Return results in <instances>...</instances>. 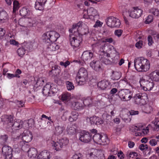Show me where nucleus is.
<instances>
[{
  "instance_id": "1",
  "label": "nucleus",
  "mask_w": 159,
  "mask_h": 159,
  "mask_svg": "<svg viewBox=\"0 0 159 159\" xmlns=\"http://www.w3.org/2000/svg\"><path fill=\"white\" fill-rule=\"evenodd\" d=\"M82 26V22L80 21L73 24L72 28L69 30L70 33H73L72 35H69V37L70 44L73 48L78 47L82 41L81 36L83 34L80 35L78 30L79 28Z\"/></svg>"
},
{
  "instance_id": "2",
  "label": "nucleus",
  "mask_w": 159,
  "mask_h": 159,
  "mask_svg": "<svg viewBox=\"0 0 159 159\" xmlns=\"http://www.w3.org/2000/svg\"><path fill=\"white\" fill-rule=\"evenodd\" d=\"M134 66L138 71L146 72L150 68V63L148 60L143 57H138L134 60Z\"/></svg>"
},
{
  "instance_id": "3",
  "label": "nucleus",
  "mask_w": 159,
  "mask_h": 159,
  "mask_svg": "<svg viewBox=\"0 0 159 159\" xmlns=\"http://www.w3.org/2000/svg\"><path fill=\"white\" fill-rule=\"evenodd\" d=\"M6 121L10 126L11 129L15 130H19L23 126V122L19 120L13 121V118L11 116H6Z\"/></svg>"
},
{
  "instance_id": "4",
  "label": "nucleus",
  "mask_w": 159,
  "mask_h": 159,
  "mask_svg": "<svg viewBox=\"0 0 159 159\" xmlns=\"http://www.w3.org/2000/svg\"><path fill=\"white\" fill-rule=\"evenodd\" d=\"M143 13V11L142 9L139 8L138 7H134L133 10L130 12L126 11L125 12H124L123 15L125 22L127 23L128 22V21L125 15L129 14V16L132 18H138L141 16Z\"/></svg>"
},
{
  "instance_id": "5",
  "label": "nucleus",
  "mask_w": 159,
  "mask_h": 159,
  "mask_svg": "<svg viewBox=\"0 0 159 159\" xmlns=\"http://www.w3.org/2000/svg\"><path fill=\"white\" fill-rule=\"evenodd\" d=\"M140 82L141 87L145 91L151 90L154 85L153 81L148 77H144Z\"/></svg>"
},
{
  "instance_id": "6",
  "label": "nucleus",
  "mask_w": 159,
  "mask_h": 159,
  "mask_svg": "<svg viewBox=\"0 0 159 159\" xmlns=\"http://www.w3.org/2000/svg\"><path fill=\"white\" fill-rule=\"evenodd\" d=\"M69 143V140L67 138H63L59 139L57 142L52 141L51 143L52 147L57 151H59L64 146L67 145Z\"/></svg>"
},
{
  "instance_id": "7",
  "label": "nucleus",
  "mask_w": 159,
  "mask_h": 159,
  "mask_svg": "<svg viewBox=\"0 0 159 159\" xmlns=\"http://www.w3.org/2000/svg\"><path fill=\"white\" fill-rule=\"evenodd\" d=\"M118 97L123 101H128L132 97L131 92L129 89H123L119 91L117 93Z\"/></svg>"
},
{
  "instance_id": "8",
  "label": "nucleus",
  "mask_w": 159,
  "mask_h": 159,
  "mask_svg": "<svg viewBox=\"0 0 159 159\" xmlns=\"http://www.w3.org/2000/svg\"><path fill=\"white\" fill-rule=\"evenodd\" d=\"M88 74L87 70L84 68L81 67L79 70L76 77L77 81L85 82L87 80Z\"/></svg>"
},
{
  "instance_id": "9",
  "label": "nucleus",
  "mask_w": 159,
  "mask_h": 159,
  "mask_svg": "<svg viewBox=\"0 0 159 159\" xmlns=\"http://www.w3.org/2000/svg\"><path fill=\"white\" fill-rule=\"evenodd\" d=\"M106 21L107 26L111 28H118L121 24L119 19L113 16L109 17Z\"/></svg>"
},
{
  "instance_id": "10",
  "label": "nucleus",
  "mask_w": 159,
  "mask_h": 159,
  "mask_svg": "<svg viewBox=\"0 0 159 159\" xmlns=\"http://www.w3.org/2000/svg\"><path fill=\"white\" fill-rule=\"evenodd\" d=\"M135 103L140 105L146 104V100L147 99V95L145 93L137 94L134 97Z\"/></svg>"
},
{
  "instance_id": "11",
  "label": "nucleus",
  "mask_w": 159,
  "mask_h": 159,
  "mask_svg": "<svg viewBox=\"0 0 159 159\" xmlns=\"http://www.w3.org/2000/svg\"><path fill=\"white\" fill-rule=\"evenodd\" d=\"M113 48V47L109 44L104 43L100 47V49L99 51L100 56L104 55L105 56L109 57L110 54L107 52L111 51V48Z\"/></svg>"
},
{
  "instance_id": "12",
  "label": "nucleus",
  "mask_w": 159,
  "mask_h": 159,
  "mask_svg": "<svg viewBox=\"0 0 159 159\" xmlns=\"http://www.w3.org/2000/svg\"><path fill=\"white\" fill-rule=\"evenodd\" d=\"M12 149L8 146L4 145L2 148V152L5 159H11L12 157Z\"/></svg>"
},
{
  "instance_id": "13",
  "label": "nucleus",
  "mask_w": 159,
  "mask_h": 159,
  "mask_svg": "<svg viewBox=\"0 0 159 159\" xmlns=\"http://www.w3.org/2000/svg\"><path fill=\"white\" fill-rule=\"evenodd\" d=\"M22 136L23 141L26 143L30 142L33 138L32 133L28 130H24Z\"/></svg>"
},
{
  "instance_id": "14",
  "label": "nucleus",
  "mask_w": 159,
  "mask_h": 159,
  "mask_svg": "<svg viewBox=\"0 0 159 159\" xmlns=\"http://www.w3.org/2000/svg\"><path fill=\"white\" fill-rule=\"evenodd\" d=\"M92 135L88 132L84 133H81L80 137V140L84 143H88L92 139Z\"/></svg>"
},
{
  "instance_id": "15",
  "label": "nucleus",
  "mask_w": 159,
  "mask_h": 159,
  "mask_svg": "<svg viewBox=\"0 0 159 159\" xmlns=\"http://www.w3.org/2000/svg\"><path fill=\"white\" fill-rule=\"evenodd\" d=\"M51 86L49 84H47L43 89L42 92L43 94L45 96H51L52 95L55 93V92H53V90H50Z\"/></svg>"
},
{
  "instance_id": "16",
  "label": "nucleus",
  "mask_w": 159,
  "mask_h": 159,
  "mask_svg": "<svg viewBox=\"0 0 159 159\" xmlns=\"http://www.w3.org/2000/svg\"><path fill=\"white\" fill-rule=\"evenodd\" d=\"M50 152L47 150L41 152L37 156V159H51Z\"/></svg>"
},
{
  "instance_id": "17",
  "label": "nucleus",
  "mask_w": 159,
  "mask_h": 159,
  "mask_svg": "<svg viewBox=\"0 0 159 159\" xmlns=\"http://www.w3.org/2000/svg\"><path fill=\"white\" fill-rule=\"evenodd\" d=\"M95 153L96 155L93 154V152L91 153L90 156L94 159H105L104 154L101 151L97 150Z\"/></svg>"
},
{
  "instance_id": "18",
  "label": "nucleus",
  "mask_w": 159,
  "mask_h": 159,
  "mask_svg": "<svg viewBox=\"0 0 159 159\" xmlns=\"http://www.w3.org/2000/svg\"><path fill=\"white\" fill-rule=\"evenodd\" d=\"M93 57V53L90 51H84L82 54L81 58L84 61L90 60Z\"/></svg>"
},
{
  "instance_id": "19",
  "label": "nucleus",
  "mask_w": 159,
  "mask_h": 159,
  "mask_svg": "<svg viewBox=\"0 0 159 159\" xmlns=\"http://www.w3.org/2000/svg\"><path fill=\"white\" fill-rule=\"evenodd\" d=\"M98 89L101 90H106L109 86L108 82L106 80L99 82L97 84Z\"/></svg>"
},
{
  "instance_id": "20",
  "label": "nucleus",
  "mask_w": 159,
  "mask_h": 159,
  "mask_svg": "<svg viewBox=\"0 0 159 159\" xmlns=\"http://www.w3.org/2000/svg\"><path fill=\"white\" fill-rule=\"evenodd\" d=\"M149 77L152 81L159 82V70H156L151 72Z\"/></svg>"
},
{
  "instance_id": "21",
  "label": "nucleus",
  "mask_w": 159,
  "mask_h": 159,
  "mask_svg": "<svg viewBox=\"0 0 159 159\" xmlns=\"http://www.w3.org/2000/svg\"><path fill=\"white\" fill-rule=\"evenodd\" d=\"M50 43L56 41L57 39L60 37L59 34L55 31H50Z\"/></svg>"
},
{
  "instance_id": "22",
  "label": "nucleus",
  "mask_w": 159,
  "mask_h": 159,
  "mask_svg": "<svg viewBox=\"0 0 159 159\" xmlns=\"http://www.w3.org/2000/svg\"><path fill=\"white\" fill-rule=\"evenodd\" d=\"M100 65L101 63L98 61H93L90 63V66L96 71H99L101 69Z\"/></svg>"
},
{
  "instance_id": "23",
  "label": "nucleus",
  "mask_w": 159,
  "mask_h": 159,
  "mask_svg": "<svg viewBox=\"0 0 159 159\" xmlns=\"http://www.w3.org/2000/svg\"><path fill=\"white\" fill-rule=\"evenodd\" d=\"M60 72L58 66H55L52 67V70L49 72V74L52 76H57L59 74Z\"/></svg>"
},
{
  "instance_id": "24",
  "label": "nucleus",
  "mask_w": 159,
  "mask_h": 159,
  "mask_svg": "<svg viewBox=\"0 0 159 159\" xmlns=\"http://www.w3.org/2000/svg\"><path fill=\"white\" fill-rule=\"evenodd\" d=\"M48 44L47 47L48 51H55L56 50L59 49V46L55 43L51 42L50 43H48Z\"/></svg>"
},
{
  "instance_id": "25",
  "label": "nucleus",
  "mask_w": 159,
  "mask_h": 159,
  "mask_svg": "<svg viewBox=\"0 0 159 159\" xmlns=\"http://www.w3.org/2000/svg\"><path fill=\"white\" fill-rule=\"evenodd\" d=\"M76 125L73 124L71 125L68 126L66 130L68 134L73 135L76 132Z\"/></svg>"
},
{
  "instance_id": "26",
  "label": "nucleus",
  "mask_w": 159,
  "mask_h": 159,
  "mask_svg": "<svg viewBox=\"0 0 159 159\" xmlns=\"http://www.w3.org/2000/svg\"><path fill=\"white\" fill-rule=\"evenodd\" d=\"M50 36V32L48 31L44 33L42 36L43 42L46 44L50 43V40L49 38Z\"/></svg>"
},
{
  "instance_id": "27",
  "label": "nucleus",
  "mask_w": 159,
  "mask_h": 159,
  "mask_svg": "<svg viewBox=\"0 0 159 159\" xmlns=\"http://www.w3.org/2000/svg\"><path fill=\"white\" fill-rule=\"evenodd\" d=\"M55 134L57 135H59L62 134L65 127L62 125H59L55 127Z\"/></svg>"
},
{
  "instance_id": "28",
  "label": "nucleus",
  "mask_w": 159,
  "mask_h": 159,
  "mask_svg": "<svg viewBox=\"0 0 159 159\" xmlns=\"http://www.w3.org/2000/svg\"><path fill=\"white\" fill-rule=\"evenodd\" d=\"M142 110L145 113H149L152 111V105L149 104H146L142 108Z\"/></svg>"
},
{
  "instance_id": "29",
  "label": "nucleus",
  "mask_w": 159,
  "mask_h": 159,
  "mask_svg": "<svg viewBox=\"0 0 159 159\" xmlns=\"http://www.w3.org/2000/svg\"><path fill=\"white\" fill-rule=\"evenodd\" d=\"M29 156L31 157H35L37 154V151L34 148H30L28 152Z\"/></svg>"
},
{
  "instance_id": "30",
  "label": "nucleus",
  "mask_w": 159,
  "mask_h": 159,
  "mask_svg": "<svg viewBox=\"0 0 159 159\" xmlns=\"http://www.w3.org/2000/svg\"><path fill=\"white\" fill-rule=\"evenodd\" d=\"M87 13L88 15L94 17L98 15V13L97 10L93 7H90L88 9Z\"/></svg>"
},
{
  "instance_id": "31",
  "label": "nucleus",
  "mask_w": 159,
  "mask_h": 159,
  "mask_svg": "<svg viewBox=\"0 0 159 159\" xmlns=\"http://www.w3.org/2000/svg\"><path fill=\"white\" fill-rule=\"evenodd\" d=\"M121 73L119 72L112 71V74L111 76V79L114 80H119L121 77Z\"/></svg>"
},
{
  "instance_id": "32",
  "label": "nucleus",
  "mask_w": 159,
  "mask_h": 159,
  "mask_svg": "<svg viewBox=\"0 0 159 159\" xmlns=\"http://www.w3.org/2000/svg\"><path fill=\"white\" fill-rule=\"evenodd\" d=\"M71 107L75 110H79L83 108L82 104L79 102H72Z\"/></svg>"
},
{
  "instance_id": "33",
  "label": "nucleus",
  "mask_w": 159,
  "mask_h": 159,
  "mask_svg": "<svg viewBox=\"0 0 159 159\" xmlns=\"http://www.w3.org/2000/svg\"><path fill=\"white\" fill-rule=\"evenodd\" d=\"M20 15L22 16H25L29 15L30 11L28 8L26 7H23L19 11Z\"/></svg>"
},
{
  "instance_id": "34",
  "label": "nucleus",
  "mask_w": 159,
  "mask_h": 159,
  "mask_svg": "<svg viewBox=\"0 0 159 159\" xmlns=\"http://www.w3.org/2000/svg\"><path fill=\"white\" fill-rule=\"evenodd\" d=\"M8 18V15L7 12L4 11H0V20L2 21L7 20Z\"/></svg>"
},
{
  "instance_id": "35",
  "label": "nucleus",
  "mask_w": 159,
  "mask_h": 159,
  "mask_svg": "<svg viewBox=\"0 0 159 159\" xmlns=\"http://www.w3.org/2000/svg\"><path fill=\"white\" fill-rule=\"evenodd\" d=\"M101 134H96L93 136V138L94 142L97 143H100Z\"/></svg>"
},
{
  "instance_id": "36",
  "label": "nucleus",
  "mask_w": 159,
  "mask_h": 159,
  "mask_svg": "<svg viewBox=\"0 0 159 159\" xmlns=\"http://www.w3.org/2000/svg\"><path fill=\"white\" fill-rule=\"evenodd\" d=\"M20 7V4L18 2L14 0L13 2V13H15L16 11L18 10Z\"/></svg>"
},
{
  "instance_id": "37",
  "label": "nucleus",
  "mask_w": 159,
  "mask_h": 159,
  "mask_svg": "<svg viewBox=\"0 0 159 159\" xmlns=\"http://www.w3.org/2000/svg\"><path fill=\"white\" fill-rule=\"evenodd\" d=\"M104 43L103 39H101L99 40L97 39L96 43L92 44V46L93 47H100L101 46L102 44Z\"/></svg>"
},
{
  "instance_id": "38",
  "label": "nucleus",
  "mask_w": 159,
  "mask_h": 159,
  "mask_svg": "<svg viewBox=\"0 0 159 159\" xmlns=\"http://www.w3.org/2000/svg\"><path fill=\"white\" fill-rule=\"evenodd\" d=\"M100 56L101 57H100V61L102 62L106 65H109L111 64V61L106 58V57H107L105 56L104 55Z\"/></svg>"
},
{
  "instance_id": "39",
  "label": "nucleus",
  "mask_w": 159,
  "mask_h": 159,
  "mask_svg": "<svg viewBox=\"0 0 159 159\" xmlns=\"http://www.w3.org/2000/svg\"><path fill=\"white\" fill-rule=\"evenodd\" d=\"M8 136L7 134L1 135L0 137V143L2 144H4L7 141Z\"/></svg>"
},
{
  "instance_id": "40",
  "label": "nucleus",
  "mask_w": 159,
  "mask_h": 159,
  "mask_svg": "<svg viewBox=\"0 0 159 159\" xmlns=\"http://www.w3.org/2000/svg\"><path fill=\"white\" fill-rule=\"evenodd\" d=\"M118 85L120 87H124L126 86L128 84V82L127 79L125 78L124 80H120L117 83Z\"/></svg>"
},
{
  "instance_id": "41",
  "label": "nucleus",
  "mask_w": 159,
  "mask_h": 159,
  "mask_svg": "<svg viewBox=\"0 0 159 159\" xmlns=\"http://www.w3.org/2000/svg\"><path fill=\"white\" fill-rule=\"evenodd\" d=\"M70 94L67 93L63 94L61 97V99L63 101L67 102L70 99Z\"/></svg>"
},
{
  "instance_id": "42",
  "label": "nucleus",
  "mask_w": 159,
  "mask_h": 159,
  "mask_svg": "<svg viewBox=\"0 0 159 159\" xmlns=\"http://www.w3.org/2000/svg\"><path fill=\"white\" fill-rule=\"evenodd\" d=\"M150 12L155 16H159V10L157 8H153L151 9L150 10Z\"/></svg>"
},
{
  "instance_id": "43",
  "label": "nucleus",
  "mask_w": 159,
  "mask_h": 159,
  "mask_svg": "<svg viewBox=\"0 0 159 159\" xmlns=\"http://www.w3.org/2000/svg\"><path fill=\"white\" fill-rule=\"evenodd\" d=\"M92 100L90 97L87 98L83 101V103L85 106H89L92 103Z\"/></svg>"
},
{
  "instance_id": "44",
  "label": "nucleus",
  "mask_w": 159,
  "mask_h": 159,
  "mask_svg": "<svg viewBox=\"0 0 159 159\" xmlns=\"http://www.w3.org/2000/svg\"><path fill=\"white\" fill-rule=\"evenodd\" d=\"M25 48H21L17 49V52L19 56L22 57L25 54Z\"/></svg>"
},
{
  "instance_id": "45",
  "label": "nucleus",
  "mask_w": 159,
  "mask_h": 159,
  "mask_svg": "<svg viewBox=\"0 0 159 159\" xmlns=\"http://www.w3.org/2000/svg\"><path fill=\"white\" fill-rule=\"evenodd\" d=\"M43 4H40V2L37 1L35 2V7L37 10H41L43 9Z\"/></svg>"
},
{
  "instance_id": "46",
  "label": "nucleus",
  "mask_w": 159,
  "mask_h": 159,
  "mask_svg": "<svg viewBox=\"0 0 159 159\" xmlns=\"http://www.w3.org/2000/svg\"><path fill=\"white\" fill-rule=\"evenodd\" d=\"M67 89L69 90H71L74 89V87L72 83L68 81L66 83Z\"/></svg>"
},
{
  "instance_id": "47",
  "label": "nucleus",
  "mask_w": 159,
  "mask_h": 159,
  "mask_svg": "<svg viewBox=\"0 0 159 159\" xmlns=\"http://www.w3.org/2000/svg\"><path fill=\"white\" fill-rule=\"evenodd\" d=\"M73 159H83V157L82 154L78 153L74 155L72 157Z\"/></svg>"
},
{
  "instance_id": "48",
  "label": "nucleus",
  "mask_w": 159,
  "mask_h": 159,
  "mask_svg": "<svg viewBox=\"0 0 159 159\" xmlns=\"http://www.w3.org/2000/svg\"><path fill=\"white\" fill-rule=\"evenodd\" d=\"M153 20V16L152 15H149L147 17V19L145 21V23L147 24H149L152 22Z\"/></svg>"
},
{
  "instance_id": "49",
  "label": "nucleus",
  "mask_w": 159,
  "mask_h": 159,
  "mask_svg": "<svg viewBox=\"0 0 159 159\" xmlns=\"http://www.w3.org/2000/svg\"><path fill=\"white\" fill-rule=\"evenodd\" d=\"M100 140H101L100 141V143H107V141H108L107 136L105 135H104L103 136L101 135Z\"/></svg>"
},
{
  "instance_id": "50",
  "label": "nucleus",
  "mask_w": 159,
  "mask_h": 159,
  "mask_svg": "<svg viewBox=\"0 0 159 159\" xmlns=\"http://www.w3.org/2000/svg\"><path fill=\"white\" fill-rule=\"evenodd\" d=\"M103 117L104 120L106 121V122H108L111 119V116L106 114H103L102 115Z\"/></svg>"
},
{
  "instance_id": "51",
  "label": "nucleus",
  "mask_w": 159,
  "mask_h": 159,
  "mask_svg": "<svg viewBox=\"0 0 159 159\" xmlns=\"http://www.w3.org/2000/svg\"><path fill=\"white\" fill-rule=\"evenodd\" d=\"M139 148L141 151L146 150L148 149V147L147 145L144 144H140L139 147Z\"/></svg>"
},
{
  "instance_id": "52",
  "label": "nucleus",
  "mask_w": 159,
  "mask_h": 159,
  "mask_svg": "<svg viewBox=\"0 0 159 159\" xmlns=\"http://www.w3.org/2000/svg\"><path fill=\"white\" fill-rule=\"evenodd\" d=\"M122 118L125 121H129L131 120V119L129 118V116L126 114H125L124 115L122 116Z\"/></svg>"
},
{
  "instance_id": "53",
  "label": "nucleus",
  "mask_w": 159,
  "mask_h": 159,
  "mask_svg": "<svg viewBox=\"0 0 159 159\" xmlns=\"http://www.w3.org/2000/svg\"><path fill=\"white\" fill-rule=\"evenodd\" d=\"M71 114V116L73 117L74 120H76L79 116L78 113L75 111H73L72 112Z\"/></svg>"
},
{
  "instance_id": "54",
  "label": "nucleus",
  "mask_w": 159,
  "mask_h": 159,
  "mask_svg": "<svg viewBox=\"0 0 159 159\" xmlns=\"http://www.w3.org/2000/svg\"><path fill=\"white\" fill-rule=\"evenodd\" d=\"M7 77L9 79H11L15 77L18 78H19L20 77V76L17 74H13L8 73L7 74Z\"/></svg>"
},
{
  "instance_id": "55",
  "label": "nucleus",
  "mask_w": 159,
  "mask_h": 159,
  "mask_svg": "<svg viewBox=\"0 0 159 159\" xmlns=\"http://www.w3.org/2000/svg\"><path fill=\"white\" fill-rule=\"evenodd\" d=\"M16 102L19 107H23L24 105V102L23 101L16 100Z\"/></svg>"
},
{
  "instance_id": "56",
  "label": "nucleus",
  "mask_w": 159,
  "mask_h": 159,
  "mask_svg": "<svg viewBox=\"0 0 159 159\" xmlns=\"http://www.w3.org/2000/svg\"><path fill=\"white\" fill-rule=\"evenodd\" d=\"M118 91V90L116 88H113L112 89L110 92V94H112V96L113 97H114L116 95L118 96L117 93L115 95V94Z\"/></svg>"
},
{
  "instance_id": "57",
  "label": "nucleus",
  "mask_w": 159,
  "mask_h": 159,
  "mask_svg": "<svg viewBox=\"0 0 159 159\" xmlns=\"http://www.w3.org/2000/svg\"><path fill=\"white\" fill-rule=\"evenodd\" d=\"M103 120L101 118L97 117L96 121V125H98L103 124Z\"/></svg>"
},
{
  "instance_id": "58",
  "label": "nucleus",
  "mask_w": 159,
  "mask_h": 159,
  "mask_svg": "<svg viewBox=\"0 0 159 159\" xmlns=\"http://www.w3.org/2000/svg\"><path fill=\"white\" fill-rule=\"evenodd\" d=\"M97 117L96 116H93L90 118V121L91 124H96V121Z\"/></svg>"
},
{
  "instance_id": "59",
  "label": "nucleus",
  "mask_w": 159,
  "mask_h": 159,
  "mask_svg": "<svg viewBox=\"0 0 159 159\" xmlns=\"http://www.w3.org/2000/svg\"><path fill=\"white\" fill-rule=\"evenodd\" d=\"M122 32L123 31L121 30H116L115 31V34L116 35L119 37L121 36Z\"/></svg>"
},
{
  "instance_id": "60",
  "label": "nucleus",
  "mask_w": 159,
  "mask_h": 159,
  "mask_svg": "<svg viewBox=\"0 0 159 159\" xmlns=\"http://www.w3.org/2000/svg\"><path fill=\"white\" fill-rule=\"evenodd\" d=\"M148 44L149 46L151 45L153 43V41L152 36L149 35L148 37Z\"/></svg>"
},
{
  "instance_id": "61",
  "label": "nucleus",
  "mask_w": 159,
  "mask_h": 159,
  "mask_svg": "<svg viewBox=\"0 0 159 159\" xmlns=\"http://www.w3.org/2000/svg\"><path fill=\"white\" fill-rule=\"evenodd\" d=\"M103 41H104V43H105L107 42L111 43L113 42V39L112 38L110 37L109 38L104 39H103Z\"/></svg>"
},
{
  "instance_id": "62",
  "label": "nucleus",
  "mask_w": 159,
  "mask_h": 159,
  "mask_svg": "<svg viewBox=\"0 0 159 159\" xmlns=\"http://www.w3.org/2000/svg\"><path fill=\"white\" fill-rule=\"evenodd\" d=\"M23 45L25 48L27 49H28L29 50H30L31 48V45L30 43H24Z\"/></svg>"
},
{
  "instance_id": "63",
  "label": "nucleus",
  "mask_w": 159,
  "mask_h": 159,
  "mask_svg": "<svg viewBox=\"0 0 159 159\" xmlns=\"http://www.w3.org/2000/svg\"><path fill=\"white\" fill-rule=\"evenodd\" d=\"M149 143L152 146H155L157 144V141L155 139H152L149 141Z\"/></svg>"
},
{
  "instance_id": "64",
  "label": "nucleus",
  "mask_w": 159,
  "mask_h": 159,
  "mask_svg": "<svg viewBox=\"0 0 159 159\" xmlns=\"http://www.w3.org/2000/svg\"><path fill=\"white\" fill-rule=\"evenodd\" d=\"M102 22L98 20L96 21L95 24L94 25L93 27H101L102 26Z\"/></svg>"
}]
</instances>
